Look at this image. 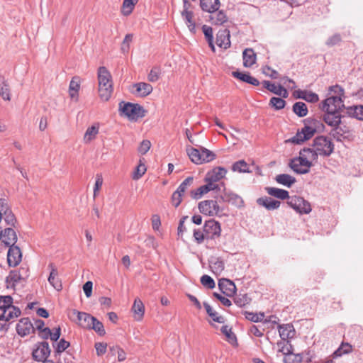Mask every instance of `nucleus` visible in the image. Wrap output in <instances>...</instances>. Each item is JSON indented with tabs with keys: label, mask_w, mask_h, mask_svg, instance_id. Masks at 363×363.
<instances>
[{
	"label": "nucleus",
	"mask_w": 363,
	"mask_h": 363,
	"mask_svg": "<svg viewBox=\"0 0 363 363\" xmlns=\"http://www.w3.org/2000/svg\"><path fill=\"white\" fill-rule=\"evenodd\" d=\"M318 155L313 147H304L299 152V156L290 160L289 166L296 174H305L310 172L313 166L312 161L318 160Z\"/></svg>",
	"instance_id": "obj_1"
},
{
	"label": "nucleus",
	"mask_w": 363,
	"mask_h": 363,
	"mask_svg": "<svg viewBox=\"0 0 363 363\" xmlns=\"http://www.w3.org/2000/svg\"><path fill=\"white\" fill-rule=\"evenodd\" d=\"M329 94L333 93V95L327 97L319 104V108L325 113L326 112H342L345 108L344 104L345 90L338 85L330 86L328 88Z\"/></svg>",
	"instance_id": "obj_2"
},
{
	"label": "nucleus",
	"mask_w": 363,
	"mask_h": 363,
	"mask_svg": "<svg viewBox=\"0 0 363 363\" xmlns=\"http://www.w3.org/2000/svg\"><path fill=\"white\" fill-rule=\"evenodd\" d=\"M342 118L341 112H326L323 116V121L333 128L329 133L330 135L337 142H342L347 139L346 134L350 133L349 128L342 123Z\"/></svg>",
	"instance_id": "obj_3"
},
{
	"label": "nucleus",
	"mask_w": 363,
	"mask_h": 363,
	"mask_svg": "<svg viewBox=\"0 0 363 363\" xmlns=\"http://www.w3.org/2000/svg\"><path fill=\"white\" fill-rule=\"evenodd\" d=\"M304 126L300 131L292 137L289 141L294 144L300 145L311 138L316 133H321L325 129V125L321 120L314 118H307L303 120Z\"/></svg>",
	"instance_id": "obj_4"
},
{
	"label": "nucleus",
	"mask_w": 363,
	"mask_h": 363,
	"mask_svg": "<svg viewBox=\"0 0 363 363\" xmlns=\"http://www.w3.org/2000/svg\"><path fill=\"white\" fill-rule=\"evenodd\" d=\"M118 112L121 116L136 121L138 118L145 117L147 111L138 104L122 101L118 104Z\"/></svg>",
	"instance_id": "obj_5"
},
{
	"label": "nucleus",
	"mask_w": 363,
	"mask_h": 363,
	"mask_svg": "<svg viewBox=\"0 0 363 363\" xmlns=\"http://www.w3.org/2000/svg\"><path fill=\"white\" fill-rule=\"evenodd\" d=\"M186 151L191 162L197 164L210 162L216 157L212 151L203 147H200L199 149L187 147Z\"/></svg>",
	"instance_id": "obj_6"
},
{
	"label": "nucleus",
	"mask_w": 363,
	"mask_h": 363,
	"mask_svg": "<svg viewBox=\"0 0 363 363\" xmlns=\"http://www.w3.org/2000/svg\"><path fill=\"white\" fill-rule=\"evenodd\" d=\"M312 146L318 155L323 157H329L334 151V144L331 140L323 135L315 138Z\"/></svg>",
	"instance_id": "obj_7"
},
{
	"label": "nucleus",
	"mask_w": 363,
	"mask_h": 363,
	"mask_svg": "<svg viewBox=\"0 0 363 363\" xmlns=\"http://www.w3.org/2000/svg\"><path fill=\"white\" fill-rule=\"evenodd\" d=\"M198 208L199 211L204 215L213 216H222L225 215V208L217 205V201L211 200H204L199 203Z\"/></svg>",
	"instance_id": "obj_8"
},
{
	"label": "nucleus",
	"mask_w": 363,
	"mask_h": 363,
	"mask_svg": "<svg viewBox=\"0 0 363 363\" xmlns=\"http://www.w3.org/2000/svg\"><path fill=\"white\" fill-rule=\"evenodd\" d=\"M287 204L301 215L308 214L312 210L311 203L298 196H291L289 200L287 201Z\"/></svg>",
	"instance_id": "obj_9"
},
{
	"label": "nucleus",
	"mask_w": 363,
	"mask_h": 363,
	"mask_svg": "<svg viewBox=\"0 0 363 363\" xmlns=\"http://www.w3.org/2000/svg\"><path fill=\"white\" fill-rule=\"evenodd\" d=\"M203 228L207 240H215L218 239L221 235L220 223L215 219L206 220Z\"/></svg>",
	"instance_id": "obj_10"
},
{
	"label": "nucleus",
	"mask_w": 363,
	"mask_h": 363,
	"mask_svg": "<svg viewBox=\"0 0 363 363\" xmlns=\"http://www.w3.org/2000/svg\"><path fill=\"white\" fill-rule=\"evenodd\" d=\"M28 277V268L21 267L18 271L11 270L6 277L7 288L14 289L16 284L21 281H26Z\"/></svg>",
	"instance_id": "obj_11"
},
{
	"label": "nucleus",
	"mask_w": 363,
	"mask_h": 363,
	"mask_svg": "<svg viewBox=\"0 0 363 363\" xmlns=\"http://www.w3.org/2000/svg\"><path fill=\"white\" fill-rule=\"evenodd\" d=\"M51 350L46 341L40 342L35 344V348L32 352L33 359L37 362L47 361L50 356Z\"/></svg>",
	"instance_id": "obj_12"
},
{
	"label": "nucleus",
	"mask_w": 363,
	"mask_h": 363,
	"mask_svg": "<svg viewBox=\"0 0 363 363\" xmlns=\"http://www.w3.org/2000/svg\"><path fill=\"white\" fill-rule=\"evenodd\" d=\"M152 90L153 88L152 85L146 82L135 83L129 88V91L131 94L140 97L148 96L152 93Z\"/></svg>",
	"instance_id": "obj_13"
},
{
	"label": "nucleus",
	"mask_w": 363,
	"mask_h": 363,
	"mask_svg": "<svg viewBox=\"0 0 363 363\" xmlns=\"http://www.w3.org/2000/svg\"><path fill=\"white\" fill-rule=\"evenodd\" d=\"M16 330L18 335L25 337L30 333H35V328L29 318H22L16 324Z\"/></svg>",
	"instance_id": "obj_14"
},
{
	"label": "nucleus",
	"mask_w": 363,
	"mask_h": 363,
	"mask_svg": "<svg viewBox=\"0 0 363 363\" xmlns=\"http://www.w3.org/2000/svg\"><path fill=\"white\" fill-rule=\"evenodd\" d=\"M17 240V235L13 228L6 227L5 228H2V233L0 240L5 247L15 245Z\"/></svg>",
	"instance_id": "obj_15"
},
{
	"label": "nucleus",
	"mask_w": 363,
	"mask_h": 363,
	"mask_svg": "<svg viewBox=\"0 0 363 363\" xmlns=\"http://www.w3.org/2000/svg\"><path fill=\"white\" fill-rule=\"evenodd\" d=\"M218 288L226 296H233L237 291L234 282L228 279L222 278L218 280Z\"/></svg>",
	"instance_id": "obj_16"
},
{
	"label": "nucleus",
	"mask_w": 363,
	"mask_h": 363,
	"mask_svg": "<svg viewBox=\"0 0 363 363\" xmlns=\"http://www.w3.org/2000/svg\"><path fill=\"white\" fill-rule=\"evenodd\" d=\"M9 247V249L7 253L8 265L9 267H14L17 266L21 261V249L16 245L10 246Z\"/></svg>",
	"instance_id": "obj_17"
},
{
	"label": "nucleus",
	"mask_w": 363,
	"mask_h": 363,
	"mask_svg": "<svg viewBox=\"0 0 363 363\" xmlns=\"http://www.w3.org/2000/svg\"><path fill=\"white\" fill-rule=\"evenodd\" d=\"M230 35L228 29L219 30L216 34V43L218 47L226 50L230 47Z\"/></svg>",
	"instance_id": "obj_18"
},
{
	"label": "nucleus",
	"mask_w": 363,
	"mask_h": 363,
	"mask_svg": "<svg viewBox=\"0 0 363 363\" xmlns=\"http://www.w3.org/2000/svg\"><path fill=\"white\" fill-rule=\"evenodd\" d=\"M279 336L282 340L294 338L296 330L291 323L278 325Z\"/></svg>",
	"instance_id": "obj_19"
},
{
	"label": "nucleus",
	"mask_w": 363,
	"mask_h": 363,
	"mask_svg": "<svg viewBox=\"0 0 363 363\" xmlns=\"http://www.w3.org/2000/svg\"><path fill=\"white\" fill-rule=\"evenodd\" d=\"M256 202L259 206L264 207L268 211L278 209L281 205L279 201L268 196L258 198Z\"/></svg>",
	"instance_id": "obj_20"
},
{
	"label": "nucleus",
	"mask_w": 363,
	"mask_h": 363,
	"mask_svg": "<svg viewBox=\"0 0 363 363\" xmlns=\"http://www.w3.org/2000/svg\"><path fill=\"white\" fill-rule=\"evenodd\" d=\"M48 267L50 269V273L48 277V281L57 291H61L62 285L60 279H58V272L53 263H50Z\"/></svg>",
	"instance_id": "obj_21"
},
{
	"label": "nucleus",
	"mask_w": 363,
	"mask_h": 363,
	"mask_svg": "<svg viewBox=\"0 0 363 363\" xmlns=\"http://www.w3.org/2000/svg\"><path fill=\"white\" fill-rule=\"evenodd\" d=\"M199 1L201 10L209 13L216 12L220 6V0H199Z\"/></svg>",
	"instance_id": "obj_22"
},
{
	"label": "nucleus",
	"mask_w": 363,
	"mask_h": 363,
	"mask_svg": "<svg viewBox=\"0 0 363 363\" xmlns=\"http://www.w3.org/2000/svg\"><path fill=\"white\" fill-rule=\"evenodd\" d=\"M294 96L296 99H301L310 103H316L319 101V96L317 94L306 90H296L294 91Z\"/></svg>",
	"instance_id": "obj_23"
},
{
	"label": "nucleus",
	"mask_w": 363,
	"mask_h": 363,
	"mask_svg": "<svg viewBox=\"0 0 363 363\" xmlns=\"http://www.w3.org/2000/svg\"><path fill=\"white\" fill-rule=\"evenodd\" d=\"M227 169L222 167H216L206 174L208 179L211 182H217L225 177L227 174Z\"/></svg>",
	"instance_id": "obj_24"
},
{
	"label": "nucleus",
	"mask_w": 363,
	"mask_h": 363,
	"mask_svg": "<svg viewBox=\"0 0 363 363\" xmlns=\"http://www.w3.org/2000/svg\"><path fill=\"white\" fill-rule=\"evenodd\" d=\"M99 86L112 85L111 75L105 67H100L98 69Z\"/></svg>",
	"instance_id": "obj_25"
},
{
	"label": "nucleus",
	"mask_w": 363,
	"mask_h": 363,
	"mask_svg": "<svg viewBox=\"0 0 363 363\" xmlns=\"http://www.w3.org/2000/svg\"><path fill=\"white\" fill-rule=\"evenodd\" d=\"M228 20L226 12L224 10H218L213 13H211L209 16V21L213 25L222 26L226 23Z\"/></svg>",
	"instance_id": "obj_26"
},
{
	"label": "nucleus",
	"mask_w": 363,
	"mask_h": 363,
	"mask_svg": "<svg viewBox=\"0 0 363 363\" xmlns=\"http://www.w3.org/2000/svg\"><path fill=\"white\" fill-rule=\"evenodd\" d=\"M265 190L269 195L281 200L287 199L289 201L291 197L289 191L285 189L276 187H266Z\"/></svg>",
	"instance_id": "obj_27"
},
{
	"label": "nucleus",
	"mask_w": 363,
	"mask_h": 363,
	"mask_svg": "<svg viewBox=\"0 0 363 363\" xmlns=\"http://www.w3.org/2000/svg\"><path fill=\"white\" fill-rule=\"evenodd\" d=\"M225 192L227 203H230L232 205H234L238 208L244 206V201L239 195L230 190H227L225 187Z\"/></svg>",
	"instance_id": "obj_28"
},
{
	"label": "nucleus",
	"mask_w": 363,
	"mask_h": 363,
	"mask_svg": "<svg viewBox=\"0 0 363 363\" xmlns=\"http://www.w3.org/2000/svg\"><path fill=\"white\" fill-rule=\"evenodd\" d=\"M256 54L252 48H246L242 52L243 66L250 67L256 62Z\"/></svg>",
	"instance_id": "obj_29"
},
{
	"label": "nucleus",
	"mask_w": 363,
	"mask_h": 363,
	"mask_svg": "<svg viewBox=\"0 0 363 363\" xmlns=\"http://www.w3.org/2000/svg\"><path fill=\"white\" fill-rule=\"evenodd\" d=\"M2 219L3 223H1L0 224H3V228H5L6 227L14 228L17 222L15 215L13 213L11 209H6L4 213H2Z\"/></svg>",
	"instance_id": "obj_30"
},
{
	"label": "nucleus",
	"mask_w": 363,
	"mask_h": 363,
	"mask_svg": "<svg viewBox=\"0 0 363 363\" xmlns=\"http://www.w3.org/2000/svg\"><path fill=\"white\" fill-rule=\"evenodd\" d=\"M72 313L73 314L77 315V319L80 322V325L82 327L88 329L87 325H91V322L94 318V316L85 312H79L75 309L72 311Z\"/></svg>",
	"instance_id": "obj_31"
},
{
	"label": "nucleus",
	"mask_w": 363,
	"mask_h": 363,
	"mask_svg": "<svg viewBox=\"0 0 363 363\" xmlns=\"http://www.w3.org/2000/svg\"><path fill=\"white\" fill-rule=\"evenodd\" d=\"M80 89V78L78 76L72 77L69 85V94L72 99L78 98V93Z\"/></svg>",
	"instance_id": "obj_32"
},
{
	"label": "nucleus",
	"mask_w": 363,
	"mask_h": 363,
	"mask_svg": "<svg viewBox=\"0 0 363 363\" xmlns=\"http://www.w3.org/2000/svg\"><path fill=\"white\" fill-rule=\"evenodd\" d=\"M345 108L347 110L346 113L350 117L363 121V105L348 106Z\"/></svg>",
	"instance_id": "obj_33"
},
{
	"label": "nucleus",
	"mask_w": 363,
	"mask_h": 363,
	"mask_svg": "<svg viewBox=\"0 0 363 363\" xmlns=\"http://www.w3.org/2000/svg\"><path fill=\"white\" fill-rule=\"evenodd\" d=\"M21 314V311L20 308L11 304L9 308L4 310L1 315H4V320L5 322H7L14 318L20 316Z\"/></svg>",
	"instance_id": "obj_34"
},
{
	"label": "nucleus",
	"mask_w": 363,
	"mask_h": 363,
	"mask_svg": "<svg viewBox=\"0 0 363 363\" xmlns=\"http://www.w3.org/2000/svg\"><path fill=\"white\" fill-rule=\"evenodd\" d=\"M275 181L286 187H291L296 182L295 177L288 174H280L276 176Z\"/></svg>",
	"instance_id": "obj_35"
},
{
	"label": "nucleus",
	"mask_w": 363,
	"mask_h": 363,
	"mask_svg": "<svg viewBox=\"0 0 363 363\" xmlns=\"http://www.w3.org/2000/svg\"><path fill=\"white\" fill-rule=\"evenodd\" d=\"M132 311L135 315H138V317H135L136 320H140L143 317L145 313V306L140 298L135 299L132 306Z\"/></svg>",
	"instance_id": "obj_36"
},
{
	"label": "nucleus",
	"mask_w": 363,
	"mask_h": 363,
	"mask_svg": "<svg viewBox=\"0 0 363 363\" xmlns=\"http://www.w3.org/2000/svg\"><path fill=\"white\" fill-rule=\"evenodd\" d=\"M292 111L300 118L306 116L308 113L306 104L301 101L294 103L292 106Z\"/></svg>",
	"instance_id": "obj_37"
},
{
	"label": "nucleus",
	"mask_w": 363,
	"mask_h": 363,
	"mask_svg": "<svg viewBox=\"0 0 363 363\" xmlns=\"http://www.w3.org/2000/svg\"><path fill=\"white\" fill-rule=\"evenodd\" d=\"M352 347L348 342H342L340 347L333 353L332 357L337 358L341 357L342 354H346L352 352Z\"/></svg>",
	"instance_id": "obj_38"
},
{
	"label": "nucleus",
	"mask_w": 363,
	"mask_h": 363,
	"mask_svg": "<svg viewBox=\"0 0 363 363\" xmlns=\"http://www.w3.org/2000/svg\"><path fill=\"white\" fill-rule=\"evenodd\" d=\"M231 169L233 172H238L240 173L252 172L248 167L247 163L243 160L234 162L232 165Z\"/></svg>",
	"instance_id": "obj_39"
},
{
	"label": "nucleus",
	"mask_w": 363,
	"mask_h": 363,
	"mask_svg": "<svg viewBox=\"0 0 363 363\" xmlns=\"http://www.w3.org/2000/svg\"><path fill=\"white\" fill-rule=\"evenodd\" d=\"M0 96L4 100H10L9 84L4 76L0 75Z\"/></svg>",
	"instance_id": "obj_40"
},
{
	"label": "nucleus",
	"mask_w": 363,
	"mask_h": 363,
	"mask_svg": "<svg viewBox=\"0 0 363 363\" xmlns=\"http://www.w3.org/2000/svg\"><path fill=\"white\" fill-rule=\"evenodd\" d=\"M89 330H94L99 335L104 336L106 331L103 323L94 317L91 325H87Z\"/></svg>",
	"instance_id": "obj_41"
},
{
	"label": "nucleus",
	"mask_w": 363,
	"mask_h": 363,
	"mask_svg": "<svg viewBox=\"0 0 363 363\" xmlns=\"http://www.w3.org/2000/svg\"><path fill=\"white\" fill-rule=\"evenodd\" d=\"M113 92V86L112 85L99 86V97L102 101H107L111 96V94Z\"/></svg>",
	"instance_id": "obj_42"
},
{
	"label": "nucleus",
	"mask_w": 363,
	"mask_h": 363,
	"mask_svg": "<svg viewBox=\"0 0 363 363\" xmlns=\"http://www.w3.org/2000/svg\"><path fill=\"white\" fill-rule=\"evenodd\" d=\"M70 346L69 342L62 338L57 343H53L52 347L56 354H60Z\"/></svg>",
	"instance_id": "obj_43"
},
{
	"label": "nucleus",
	"mask_w": 363,
	"mask_h": 363,
	"mask_svg": "<svg viewBox=\"0 0 363 363\" xmlns=\"http://www.w3.org/2000/svg\"><path fill=\"white\" fill-rule=\"evenodd\" d=\"M138 0H123L122 5V13L124 16H129Z\"/></svg>",
	"instance_id": "obj_44"
},
{
	"label": "nucleus",
	"mask_w": 363,
	"mask_h": 363,
	"mask_svg": "<svg viewBox=\"0 0 363 363\" xmlns=\"http://www.w3.org/2000/svg\"><path fill=\"white\" fill-rule=\"evenodd\" d=\"M221 333L225 335L227 340L231 344L237 342L236 335L233 333L232 328L228 325H223L220 328Z\"/></svg>",
	"instance_id": "obj_45"
},
{
	"label": "nucleus",
	"mask_w": 363,
	"mask_h": 363,
	"mask_svg": "<svg viewBox=\"0 0 363 363\" xmlns=\"http://www.w3.org/2000/svg\"><path fill=\"white\" fill-rule=\"evenodd\" d=\"M286 101L281 98L273 96L269 100V105L272 107L274 110H281L286 106Z\"/></svg>",
	"instance_id": "obj_46"
},
{
	"label": "nucleus",
	"mask_w": 363,
	"mask_h": 363,
	"mask_svg": "<svg viewBox=\"0 0 363 363\" xmlns=\"http://www.w3.org/2000/svg\"><path fill=\"white\" fill-rule=\"evenodd\" d=\"M262 85L264 88L269 91L270 92L276 94L280 95V91H281V86H276L275 84L272 83L270 81L264 80L262 82Z\"/></svg>",
	"instance_id": "obj_47"
},
{
	"label": "nucleus",
	"mask_w": 363,
	"mask_h": 363,
	"mask_svg": "<svg viewBox=\"0 0 363 363\" xmlns=\"http://www.w3.org/2000/svg\"><path fill=\"white\" fill-rule=\"evenodd\" d=\"M210 267L213 273L218 274L224 269L225 264L220 258H216L214 262H211Z\"/></svg>",
	"instance_id": "obj_48"
},
{
	"label": "nucleus",
	"mask_w": 363,
	"mask_h": 363,
	"mask_svg": "<svg viewBox=\"0 0 363 363\" xmlns=\"http://www.w3.org/2000/svg\"><path fill=\"white\" fill-rule=\"evenodd\" d=\"M99 133V127L95 125H91V127H89L87 130H86V133L84 134V139L86 142H90L93 139L95 138L96 135Z\"/></svg>",
	"instance_id": "obj_49"
},
{
	"label": "nucleus",
	"mask_w": 363,
	"mask_h": 363,
	"mask_svg": "<svg viewBox=\"0 0 363 363\" xmlns=\"http://www.w3.org/2000/svg\"><path fill=\"white\" fill-rule=\"evenodd\" d=\"M251 301V298L247 294H240L234 298V303L239 307H244L249 304Z\"/></svg>",
	"instance_id": "obj_50"
},
{
	"label": "nucleus",
	"mask_w": 363,
	"mask_h": 363,
	"mask_svg": "<svg viewBox=\"0 0 363 363\" xmlns=\"http://www.w3.org/2000/svg\"><path fill=\"white\" fill-rule=\"evenodd\" d=\"M201 284L209 289H213L216 286V283L213 279L209 275L204 274L201 277Z\"/></svg>",
	"instance_id": "obj_51"
},
{
	"label": "nucleus",
	"mask_w": 363,
	"mask_h": 363,
	"mask_svg": "<svg viewBox=\"0 0 363 363\" xmlns=\"http://www.w3.org/2000/svg\"><path fill=\"white\" fill-rule=\"evenodd\" d=\"M12 303L13 298L11 296H0V310L4 311L9 309Z\"/></svg>",
	"instance_id": "obj_52"
},
{
	"label": "nucleus",
	"mask_w": 363,
	"mask_h": 363,
	"mask_svg": "<svg viewBox=\"0 0 363 363\" xmlns=\"http://www.w3.org/2000/svg\"><path fill=\"white\" fill-rule=\"evenodd\" d=\"M146 167L144 163H142V160H140L139 164L136 167L135 170L134 171L133 179H139L143 177V175L146 172Z\"/></svg>",
	"instance_id": "obj_53"
},
{
	"label": "nucleus",
	"mask_w": 363,
	"mask_h": 363,
	"mask_svg": "<svg viewBox=\"0 0 363 363\" xmlns=\"http://www.w3.org/2000/svg\"><path fill=\"white\" fill-rule=\"evenodd\" d=\"M193 182L194 177H188L180 184V185L177 189V191L182 194H184V193L187 189L188 186H190L192 184Z\"/></svg>",
	"instance_id": "obj_54"
},
{
	"label": "nucleus",
	"mask_w": 363,
	"mask_h": 363,
	"mask_svg": "<svg viewBox=\"0 0 363 363\" xmlns=\"http://www.w3.org/2000/svg\"><path fill=\"white\" fill-rule=\"evenodd\" d=\"M160 74V67H154L152 68L150 73L148 74L147 79L150 82H155L159 79Z\"/></svg>",
	"instance_id": "obj_55"
},
{
	"label": "nucleus",
	"mask_w": 363,
	"mask_h": 363,
	"mask_svg": "<svg viewBox=\"0 0 363 363\" xmlns=\"http://www.w3.org/2000/svg\"><path fill=\"white\" fill-rule=\"evenodd\" d=\"M207 193L208 192L206 189V187L203 185L196 189L191 190L190 191V196H191V199L198 200V199H201L203 194H207Z\"/></svg>",
	"instance_id": "obj_56"
},
{
	"label": "nucleus",
	"mask_w": 363,
	"mask_h": 363,
	"mask_svg": "<svg viewBox=\"0 0 363 363\" xmlns=\"http://www.w3.org/2000/svg\"><path fill=\"white\" fill-rule=\"evenodd\" d=\"M193 237L197 244H201L204 240H206L204 230L201 229H194L193 231Z\"/></svg>",
	"instance_id": "obj_57"
},
{
	"label": "nucleus",
	"mask_w": 363,
	"mask_h": 363,
	"mask_svg": "<svg viewBox=\"0 0 363 363\" xmlns=\"http://www.w3.org/2000/svg\"><path fill=\"white\" fill-rule=\"evenodd\" d=\"M201 29L207 43H211V40H213V28L209 26L203 25Z\"/></svg>",
	"instance_id": "obj_58"
},
{
	"label": "nucleus",
	"mask_w": 363,
	"mask_h": 363,
	"mask_svg": "<svg viewBox=\"0 0 363 363\" xmlns=\"http://www.w3.org/2000/svg\"><path fill=\"white\" fill-rule=\"evenodd\" d=\"M342 41V37L340 34L335 33L333 35L330 36L327 41L325 42V45L328 47H333L336 45H338Z\"/></svg>",
	"instance_id": "obj_59"
},
{
	"label": "nucleus",
	"mask_w": 363,
	"mask_h": 363,
	"mask_svg": "<svg viewBox=\"0 0 363 363\" xmlns=\"http://www.w3.org/2000/svg\"><path fill=\"white\" fill-rule=\"evenodd\" d=\"M182 196H183V194H180L177 190L172 194V197H171V201H172V205L175 208H177L182 203Z\"/></svg>",
	"instance_id": "obj_60"
},
{
	"label": "nucleus",
	"mask_w": 363,
	"mask_h": 363,
	"mask_svg": "<svg viewBox=\"0 0 363 363\" xmlns=\"http://www.w3.org/2000/svg\"><path fill=\"white\" fill-rule=\"evenodd\" d=\"M243 314L246 319L253 323H258L262 321V318H259V315L257 313L244 311Z\"/></svg>",
	"instance_id": "obj_61"
},
{
	"label": "nucleus",
	"mask_w": 363,
	"mask_h": 363,
	"mask_svg": "<svg viewBox=\"0 0 363 363\" xmlns=\"http://www.w3.org/2000/svg\"><path fill=\"white\" fill-rule=\"evenodd\" d=\"M150 147H151L150 142L149 140H143L140 143V145L138 147V152L140 154L145 155V154H146L148 152V150H150Z\"/></svg>",
	"instance_id": "obj_62"
},
{
	"label": "nucleus",
	"mask_w": 363,
	"mask_h": 363,
	"mask_svg": "<svg viewBox=\"0 0 363 363\" xmlns=\"http://www.w3.org/2000/svg\"><path fill=\"white\" fill-rule=\"evenodd\" d=\"M232 75L235 78H236L243 82H247V79L249 78L250 74L249 72H242L237 70V71L233 72Z\"/></svg>",
	"instance_id": "obj_63"
},
{
	"label": "nucleus",
	"mask_w": 363,
	"mask_h": 363,
	"mask_svg": "<svg viewBox=\"0 0 363 363\" xmlns=\"http://www.w3.org/2000/svg\"><path fill=\"white\" fill-rule=\"evenodd\" d=\"M95 349L98 356H102L106 352L107 344L105 342H96Z\"/></svg>",
	"instance_id": "obj_64"
}]
</instances>
